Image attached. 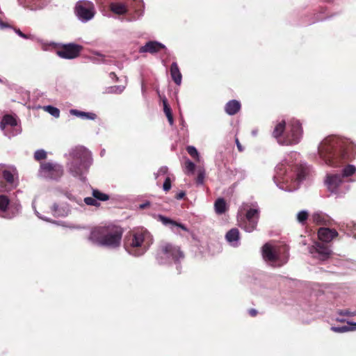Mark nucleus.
I'll return each instance as SVG.
<instances>
[{
  "mask_svg": "<svg viewBox=\"0 0 356 356\" xmlns=\"http://www.w3.org/2000/svg\"><path fill=\"white\" fill-rule=\"evenodd\" d=\"M298 156L291 152L276 166L274 181L281 189L289 192L297 190L307 175V168L296 162Z\"/></svg>",
  "mask_w": 356,
  "mask_h": 356,
  "instance_id": "nucleus-1",
  "label": "nucleus"
},
{
  "mask_svg": "<svg viewBox=\"0 0 356 356\" xmlns=\"http://www.w3.org/2000/svg\"><path fill=\"white\" fill-rule=\"evenodd\" d=\"M347 146L346 140L336 136H329L320 143L318 156L323 163L337 167L348 156Z\"/></svg>",
  "mask_w": 356,
  "mask_h": 356,
  "instance_id": "nucleus-2",
  "label": "nucleus"
},
{
  "mask_svg": "<svg viewBox=\"0 0 356 356\" xmlns=\"http://www.w3.org/2000/svg\"><path fill=\"white\" fill-rule=\"evenodd\" d=\"M122 234L121 227L108 224L95 228L90 233V239L99 245L115 248L121 243Z\"/></svg>",
  "mask_w": 356,
  "mask_h": 356,
  "instance_id": "nucleus-3",
  "label": "nucleus"
},
{
  "mask_svg": "<svg viewBox=\"0 0 356 356\" xmlns=\"http://www.w3.org/2000/svg\"><path fill=\"white\" fill-rule=\"evenodd\" d=\"M71 161L67 163L68 170L75 177L85 181L86 175L92 163L91 152L83 146L76 147L70 152Z\"/></svg>",
  "mask_w": 356,
  "mask_h": 356,
  "instance_id": "nucleus-4",
  "label": "nucleus"
},
{
  "mask_svg": "<svg viewBox=\"0 0 356 356\" xmlns=\"http://www.w3.org/2000/svg\"><path fill=\"white\" fill-rule=\"evenodd\" d=\"M302 132L299 121L293 119L289 122L287 127L284 120L278 122L274 128L273 136L280 145H293L300 142Z\"/></svg>",
  "mask_w": 356,
  "mask_h": 356,
  "instance_id": "nucleus-5",
  "label": "nucleus"
},
{
  "mask_svg": "<svg viewBox=\"0 0 356 356\" xmlns=\"http://www.w3.org/2000/svg\"><path fill=\"white\" fill-rule=\"evenodd\" d=\"M264 259L273 266H282L288 261L289 248L285 245H273L266 243L262 248Z\"/></svg>",
  "mask_w": 356,
  "mask_h": 356,
  "instance_id": "nucleus-6",
  "label": "nucleus"
},
{
  "mask_svg": "<svg viewBox=\"0 0 356 356\" xmlns=\"http://www.w3.org/2000/svg\"><path fill=\"white\" fill-rule=\"evenodd\" d=\"M152 240V237L147 230L143 228L134 230L130 242L131 250L128 251L135 256L142 255L151 245Z\"/></svg>",
  "mask_w": 356,
  "mask_h": 356,
  "instance_id": "nucleus-7",
  "label": "nucleus"
},
{
  "mask_svg": "<svg viewBox=\"0 0 356 356\" xmlns=\"http://www.w3.org/2000/svg\"><path fill=\"white\" fill-rule=\"evenodd\" d=\"M245 211V218L239 221L240 227L247 232H252L256 229L259 218L260 209L257 202L249 205L243 203L239 212Z\"/></svg>",
  "mask_w": 356,
  "mask_h": 356,
  "instance_id": "nucleus-8",
  "label": "nucleus"
},
{
  "mask_svg": "<svg viewBox=\"0 0 356 356\" xmlns=\"http://www.w3.org/2000/svg\"><path fill=\"white\" fill-rule=\"evenodd\" d=\"M184 257V254L181 250L180 247L165 242L160 245L156 259L159 264H165L170 259L177 261L180 259H183Z\"/></svg>",
  "mask_w": 356,
  "mask_h": 356,
  "instance_id": "nucleus-9",
  "label": "nucleus"
},
{
  "mask_svg": "<svg viewBox=\"0 0 356 356\" xmlns=\"http://www.w3.org/2000/svg\"><path fill=\"white\" fill-rule=\"evenodd\" d=\"M75 14L81 22H87L95 16V6L89 1H79L75 6Z\"/></svg>",
  "mask_w": 356,
  "mask_h": 356,
  "instance_id": "nucleus-10",
  "label": "nucleus"
},
{
  "mask_svg": "<svg viewBox=\"0 0 356 356\" xmlns=\"http://www.w3.org/2000/svg\"><path fill=\"white\" fill-rule=\"evenodd\" d=\"M39 175L46 179H58L63 175V167L54 162H45L40 165Z\"/></svg>",
  "mask_w": 356,
  "mask_h": 356,
  "instance_id": "nucleus-11",
  "label": "nucleus"
},
{
  "mask_svg": "<svg viewBox=\"0 0 356 356\" xmlns=\"http://www.w3.org/2000/svg\"><path fill=\"white\" fill-rule=\"evenodd\" d=\"M21 205L17 202H11L6 195H0V212L7 218L15 217L20 211Z\"/></svg>",
  "mask_w": 356,
  "mask_h": 356,
  "instance_id": "nucleus-12",
  "label": "nucleus"
},
{
  "mask_svg": "<svg viewBox=\"0 0 356 356\" xmlns=\"http://www.w3.org/2000/svg\"><path fill=\"white\" fill-rule=\"evenodd\" d=\"M17 124L16 118L11 115H6L0 122V128L4 134L8 138L17 135L19 131L17 129Z\"/></svg>",
  "mask_w": 356,
  "mask_h": 356,
  "instance_id": "nucleus-13",
  "label": "nucleus"
},
{
  "mask_svg": "<svg viewBox=\"0 0 356 356\" xmlns=\"http://www.w3.org/2000/svg\"><path fill=\"white\" fill-rule=\"evenodd\" d=\"M309 252L314 257L321 261L327 259L332 253L328 246L317 241L309 248Z\"/></svg>",
  "mask_w": 356,
  "mask_h": 356,
  "instance_id": "nucleus-14",
  "label": "nucleus"
},
{
  "mask_svg": "<svg viewBox=\"0 0 356 356\" xmlns=\"http://www.w3.org/2000/svg\"><path fill=\"white\" fill-rule=\"evenodd\" d=\"M81 46L75 44H65L60 50L57 51L58 56L66 59H72L77 57L81 50Z\"/></svg>",
  "mask_w": 356,
  "mask_h": 356,
  "instance_id": "nucleus-15",
  "label": "nucleus"
},
{
  "mask_svg": "<svg viewBox=\"0 0 356 356\" xmlns=\"http://www.w3.org/2000/svg\"><path fill=\"white\" fill-rule=\"evenodd\" d=\"M158 218L164 225L168 226L176 234L181 235L180 230L189 232V229L184 224L177 222L162 215H159Z\"/></svg>",
  "mask_w": 356,
  "mask_h": 356,
  "instance_id": "nucleus-16",
  "label": "nucleus"
},
{
  "mask_svg": "<svg viewBox=\"0 0 356 356\" xmlns=\"http://www.w3.org/2000/svg\"><path fill=\"white\" fill-rule=\"evenodd\" d=\"M342 183L341 176L340 175H327L325 179V184L327 189L332 192L337 193L339 192V188Z\"/></svg>",
  "mask_w": 356,
  "mask_h": 356,
  "instance_id": "nucleus-17",
  "label": "nucleus"
},
{
  "mask_svg": "<svg viewBox=\"0 0 356 356\" xmlns=\"http://www.w3.org/2000/svg\"><path fill=\"white\" fill-rule=\"evenodd\" d=\"M338 236V232L334 229L321 227L318 231V238L324 243H330Z\"/></svg>",
  "mask_w": 356,
  "mask_h": 356,
  "instance_id": "nucleus-18",
  "label": "nucleus"
},
{
  "mask_svg": "<svg viewBox=\"0 0 356 356\" xmlns=\"http://www.w3.org/2000/svg\"><path fill=\"white\" fill-rule=\"evenodd\" d=\"M164 48H165V46L160 42H158L156 41H149V42H147L144 46H142L140 48L139 52L140 53L149 52V53L153 54V53H156Z\"/></svg>",
  "mask_w": 356,
  "mask_h": 356,
  "instance_id": "nucleus-19",
  "label": "nucleus"
},
{
  "mask_svg": "<svg viewBox=\"0 0 356 356\" xmlns=\"http://www.w3.org/2000/svg\"><path fill=\"white\" fill-rule=\"evenodd\" d=\"M2 175L4 179L10 184L17 186L15 183V177L17 176L16 168L13 167H8L2 170Z\"/></svg>",
  "mask_w": 356,
  "mask_h": 356,
  "instance_id": "nucleus-20",
  "label": "nucleus"
},
{
  "mask_svg": "<svg viewBox=\"0 0 356 356\" xmlns=\"http://www.w3.org/2000/svg\"><path fill=\"white\" fill-rule=\"evenodd\" d=\"M241 108V104L238 101L233 99L229 101L225 106V112L229 115H233L239 111Z\"/></svg>",
  "mask_w": 356,
  "mask_h": 356,
  "instance_id": "nucleus-21",
  "label": "nucleus"
},
{
  "mask_svg": "<svg viewBox=\"0 0 356 356\" xmlns=\"http://www.w3.org/2000/svg\"><path fill=\"white\" fill-rule=\"evenodd\" d=\"M227 241L233 246L236 247L239 244V232L238 229H230L225 236Z\"/></svg>",
  "mask_w": 356,
  "mask_h": 356,
  "instance_id": "nucleus-22",
  "label": "nucleus"
},
{
  "mask_svg": "<svg viewBox=\"0 0 356 356\" xmlns=\"http://www.w3.org/2000/svg\"><path fill=\"white\" fill-rule=\"evenodd\" d=\"M170 74L175 83L177 85H180L181 83L182 76L177 63H172V64L171 65Z\"/></svg>",
  "mask_w": 356,
  "mask_h": 356,
  "instance_id": "nucleus-23",
  "label": "nucleus"
},
{
  "mask_svg": "<svg viewBox=\"0 0 356 356\" xmlns=\"http://www.w3.org/2000/svg\"><path fill=\"white\" fill-rule=\"evenodd\" d=\"M110 8L113 13L118 15H123L127 12V8L122 3H112Z\"/></svg>",
  "mask_w": 356,
  "mask_h": 356,
  "instance_id": "nucleus-24",
  "label": "nucleus"
},
{
  "mask_svg": "<svg viewBox=\"0 0 356 356\" xmlns=\"http://www.w3.org/2000/svg\"><path fill=\"white\" fill-rule=\"evenodd\" d=\"M70 113L77 117L89 120H95L97 117L94 113L79 111L75 109H72Z\"/></svg>",
  "mask_w": 356,
  "mask_h": 356,
  "instance_id": "nucleus-25",
  "label": "nucleus"
},
{
  "mask_svg": "<svg viewBox=\"0 0 356 356\" xmlns=\"http://www.w3.org/2000/svg\"><path fill=\"white\" fill-rule=\"evenodd\" d=\"M314 222L318 225H326L328 222L327 216L322 213L316 212L314 213L312 216Z\"/></svg>",
  "mask_w": 356,
  "mask_h": 356,
  "instance_id": "nucleus-26",
  "label": "nucleus"
},
{
  "mask_svg": "<svg viewBox=\"0 0 356 356\" xmlns=\"http://www.w3.org/2000/svg\"><path fill=\"white\" fill-rule=\"evenodd\" d=\"M216 212L218 214L223 213L226 210V202L224 199H218L214 204Z\"/></svg>",
  "mask_w": 356,
  "mask_h": 356,
  "instance_id": "nucleus-27",
  "label": "nucleus"
},
{
  "mask_svg": "<svg viewBox=\"0 0 356 356\" xmlns=\"http://www.w3.org/2000/svg\"><path fill=\"white\" fill-rule=\"evenodd\" d=\"M195 169V165L189 159H187L184 163V171L187 175H191L194 174Z\"/></svg>",
  "mask_w": 356,
  "mask_h": 356,
  "instance_id": "nucleus-28",
  "label": "nucleus"
},
{
  "mask_svg": "<svg viewBox=\"0 0 356 356\" xmlns=\"http://www.w3.org/2000/svg\"><path fill=\"white\" fill-rule=\"evenodd\" d=\"M92 194L97 201H106L109 199V196L107 194L104 193L97 189H93Z\"/></svg>",
  "mask_w": 356,
  "mask_h": 356,
  "instance_id": "nucleus-29",
  "label": "nucleus"
},
{
  "mask_svg": "<svg viewBox=\"0 0 356 356\" xmlns=\"http://www.w3.org/2000/svg\"><path fill=\"white\" fill-rule=\"evenodd\" d=\"M356 171V168L353 165L346 166L342 171V177H348L353 175Z\"/></svg>",
  "mask_w": 356,
  "mask_h": 356,
  "instance_id": "nucleus-30",
  "label": "nucleus"
},
{
  "mask_svg": "<svg viewBox=\"0 0 356 356\" xmlns=\"http://www.w3.org/2000/svg\"><path fill=\"white\" fill-rule=\"evenodd\" d=\"M44 110L51 114L55 118H58L60 115V111L58 108L52 106H46L43 107Z\"/></svg>",
  "mask_w": 356,
  "mask_h": 356,
  "instance_id": "nucleus-31",
  "label": "nucleus"
},
{
  "mask_svg": "<svg viewBox=\"0 0 356 356\" xmlns=\"http://www.w3.org/2000/svg\"><path fill=\"white\" fill-rule=\"evenodd\" d=\"M187 152L194 159H196L197 161H200V158L199 153L197 150V149L193 146H188L187 147Z\"/></svg>",
  "mask_w": 356,
  "mask_h": 356,
  "instance_id": "nucleus-32",
  "label": "nucleus"
},
{
  "mask_svg": "<svg viewBox=\"0 0 356 356\" xmlns=\"http://www.w3.org/2000/svg\"><path fill=\"white\" fill-rule=\"evenodd\" d=\"M353 328L348 325L343 326H332L331 330L334 332L343 333L351 330Z\"/></svg>",
  "mask_w": 356,
  "mask_h": 356,
  "instance_id": "nucleus-33",
  "label": "nucleus"
},
{
  "mask_svg": "<svg viewBox=\"0 0 356 356\" xmlns=\"http://www.w3.org/2000/svg\"><path fill=\"white\" fill-rule=\"evenodd\" d=\"M125 87L123 86H111L108 88H107V92L108 93H115V94H120L123 92Z\"/></svg>",
  "mask_w": 356,
  "mask_h": 356,
  "instance_id": "nucleus-34",
  "label": "nucleus"
},
{
  "mask_svg": "<svg viewBox=\"0 0 356 356\" xmlns=\"http://www.w3.org/2000/svg\"><path fill=\"white\" fill-rule=\"evenodd\" d=\"M167 175H170L168 173V168L166 166L161 167L158 172L154 173L155 179H158L161 176L166 177Z\"/></svg>",
  "mask_w": 356,
  "mask_h": 356,
  "instance_id": "nucleus-35",
  "label": "nucleus"
},
{
  "mask_svg": "<svg viewBox=\"0 0 356 356\" xmlns=\"http://www.w3.org/2000/svg\"><path fill=\"white\" fill-rule=\"evenodd\" d=\"M47 158V152L44 149H38L34 153V159L40 161Z\"/></svg>",
  "mask_w": 356,
  "mask_h": 356,
  "instance_id": "nucleus-36",
  "label": "nucleus"
},
{
  "mask_svg": "<svg viewBox=\"0 0 356 356\" xmlns=\"http://www.w3.org/2000/svg\"><path fill=\"white\" fill-rule=\"evenodd\" d=\"M308 218V212L307 211H301L297 215V220L299 222L304 224Z\"/></svg>",
  "mask_w": 356,
  "mask_h": 356,
  "instance_id": "nucleus-37",
  "label": "nucleus"
},
{
  "mask_svg": "<svg viewBox=\"0 0 356 356\" xmlns=\"http://www.w3.org/2000/svg\"><path fill=\"white\" fill-rule=\"evenodd\" d=\"M172 176V175H167L165 177V181H164V183L163 184V189L165 192L170 191V188H171V182H172L171 177Z\"/></svg>",
  "mask_w": 356,
  "mask_h": 356,
  "instance_id": "nucleus-38",
  "label": "nucleus"
},
{
  "mask_svg": "<svg viewBox=\"0 0 356 356\" xmlns=\"http://www.w3.org/2000/svg\"><path fill=\"white\" fill-rule=\"evenodd\" d=\"M205 177V171L204 168H200L197 172V184H203Z\"/></svg>",
  "mask_w": 356,
  "mask_h": 356,
  "instance_id": "nucleus-39",
  "label": "nucleus"
},
{
  "mask_svg": "<svg viewBox=\"0 0 356 356\" xmlns=\"http://www.w3.org/2000/svg\"><path fill=\"white\" fill-rule=\"evenodd\" d=\"M84 202L87 204V205H90V206H95V207H98L99 205V204L97 202V201L96 200V199L92 197H85L84 198Z\"/></svg>",
  "mask_w": 356,
  "mask_h": 356,
  "instance_id": "nucleus-40",
  "label": "nucleus"
},
{
  "mask_svg": "<svg viewBox=\"0 0 356 356\" xmlns=\"http://www.w3.org/2000/svg\"><path fill=\"white\" fill-rule=\"evenodd\" d=\"M163 110H164V113H165V115L167 116L168 115H171L172 114L171 108L168 106L167 100L163 99Z\"/></svg>",
  "mask_w": 356,
  "mask_h": 356,
  "instance_id": "nucleus-41",
  "label": "nucleus"
},
{
  "mask_svg": "<svg viewBox=\"0 0 356 356\" xmlns=\"http://www.w3.org/2000/svg\"><path fill=\"white\" fill-rule=\"evenodd\" d=\"M52 211L54 213L55 216H64V215H67V211L65 212V213H60L58 211V206L56 205V204H54L52 207Z\"/></svg>",
  "mask_w": 356,
  "mask_h": 356,
  "instance_id": "nucleus-42",
  "label": "nucleus"
},
{
  "mask_svg": "<svg viewBox=\"0 0 356 356\" xmlns=\"http://www.w3.org/2000/svg\"><path fill=\"white\" fill-rule=\"evenodd\" d=\"M15 33L19 36H20L21 38H25V39L29 38V37L28 35H26V34L23 33L19 29H16L15 30Z\"/></svg>",
  "mask_w": 356,
  "mask_h": 356,
  "instance_id": "nucleus-43",
  "label": "nucleus"
},
{
  "mask_svg": "<svg viewBox=\"0 0 356 356\" xmlns=\"http://www.w3.org/2000/svg\"><path fill=\"white\" fill-rule=\"evenodd\" d=\"M235 143H236V145L237 148L239 150V152H242L243 150V149L242 145H241L238 138H235Z\"/></svg>",
  "mask_w": 356,
  "mask_h": 356,
  "instance_id": "nucleus-44",
  "label": "nucleus"
},
{
  "mask_svg": "<svg viewBox=\"0 0 356 356\" xmlns=\"http://www.w3.org/2000/svg\"><path fill=\"white\" fill-rule=\"evenodd\" d=\"M184 196H185V193L180 192L177 195L176 198L178 200H180V199H182Z\"/></svg>",
  "mask_w": 356,
  "mask_h": 356,
  "instance_id": "nucleus-45",
  "label": "nucleus"
},
{
  "mask_svg": "<svg viewBox=\"0 0 356 356\" xmlns=\"http://www.w3.org/2000/svg\"><path fill=\"white\" fill-rule=\"evenodd\" d=\"M166 117H167V118H168V122H169L170 124H171V125H172V124H173V118H172V114H171V115H167Z\"/></svg>",
  "mask_w": 356,
  "mask_h": 356,
  "instance_id": "nucleus-46",
  "label": "nucleus"
},
{
  "mask_svg": "<svg viewBox=\"0 0 356 356\" xmlns=\"http://www.w3.org/2000/svg\"><path fill=\"white\" fill-rule=\"evenodd\" d=\"M257 312L256 309H251L249 310V314L252 316H256Z\"/></svg>",
  "mask_w": 356,
  "mask_h": 356,
  "instance_id": "nucleus-47",
  "label": "nucleus"
},
{
  "mask_svg": "<svg viewBox=\"0 0 356 356\" xmlns=\"http://www.w3.org/2000/svg\"><path fill=\"white\" fill-rule=\"evenodd\" d=\"M149 205V202H146V203L140 204V209H145V208H146Z\"/></svg>",
  "mask_w": 356,
  "mask_h": 356,
  "instance_id": "nucleus-48",
  "label": "nucleus"
},
{
  "mask_svg": "<svg viewBox=\"0 0 356 356\" xmlns=\"http://www.w3.org/2000/svg\"><path fill=\"white\" fill-rule=\"evenodd\" d=\"M99 63H104V56H99V58H98Z\"/></svg>",
  "mask_w": 356,
  "mask_h": 356,
  "instance_id": "nucleus-49",
  "label": "nucleus"
},
{
  "mask_svg": "<svg viewBox=\"0 0 356 356\" xmlns=\"http://www.w3.org/2000/svg\"><path fill=\"white\" fill-rule=\"evenodd\" d=\"M110 76H111V78L115 77V78H116V79H118V78H117V76H116V74H115L114 72H111V73L110 74Z\"/></svg>",
  "mask_w": 356,
  "mask_h": 356,
  "instance_id": "nucleus-50",
  "label": "nucleus"
},
{
  "mask_svg": "<svg viewBox=\"0 0 356 356\" xmlns=\"http://www.w3.org/2000/svg\"><path fill=\"white\" fill-rule=\"evenodd\" d=\"M343 314L346 315H350V313L348 311L344 312Z\"/></svg>",
  "mask_w": 356,
  "mask_h": 356,
  "instance_id": "nucleus-51",
  "label": "nucleus"
},
{
  "mask_svg": "<svg viewBox=\"0 0 356 356\" xmlns=\"http://www.w3.org/2000/svg\"><path fill=\"white\" fill-rule=\"evenodd\" d=\"M0 26L3 28V27H4L5 26L3 24V23H2V22H0Z\"/></svg>",
  "mask_w": 356,
  "mask_h": 356,
  "instance_id": "nucleus-52",
  "label": "nucleus"
},
{
  "mask_svg": "<svg viewBox=\"0 0 356 356\" xmlns=\"http://www.w3.org/2000/svg\"><path fill=\"white\" fill-rule=\"evenodd\" d=\"M252 134H253V135H256V134H257V132H256V131H252Z\"/></svg>",
  "mask_w": 356,
  "mask_h": 356,
  "instance_id": "nucleus-53",
  "label": "nucleus"
}]
</instances>
